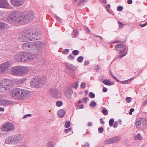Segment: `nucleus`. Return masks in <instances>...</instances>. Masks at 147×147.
I'll use <instances>...</instances> for the list:
<instances>
[{
  "label": "nucleus",
  "mask_w": 147,
  "mask_h": 147,
  "mask_svg": "<svg viewBox=\"0 0 147 147\" xmlns=\"http://www.w3.org/2000/svg\"><path fill=\"white\" fill-rule=\"evenodd\" d=\"M86 86V84L84 82H82L80 85L81 88H82L84 89L85 88Z\"/></svg>",
  "instance_id": "nucleus-42"
},
{
  "label": "nucleus",
  "mask_w": 147,
  "mask_h": 147,
  "mask_svg": "<svg viewBox=\"0 0 147 147\" xmlns=\"http://www.w3.org/2000/svg\"><path fill=\"white\" fill-rule=\"evenodd\" d=\"M102 83L105 85L109 86L112 85L114 84V82H111L109 80L105 79L103 80Z\"/></svg>",
  "instance_id": "nucleus-20"
},
{
  "label": "nucleus",
  "mask_w": 147,
  "mask_h": 147,
  "mask_svg": "<svg viewBox=\"0 0 147 147\" xmlns=\"http://www.w3.org/2000/svg\"><path fill=\"white\" fill-rule=\"evenodd\" d=\"M73 35L72 37L73 38H76L77 37L78 34V31L76 30H74L72 32Z\"/></svg>",
  "instance_id": "nucleus-28"
},
{
  "label": "nucleus",
  "mask_w": 147,
  "mask_h": 147,
  "mask_svg": "<svg viewBox=\"0 0 147 147\" xmlns=\"http://www.w3.org/2000/svg\"><path fill=\"white\" fill-rule=\"evenodd\" d=\"M88 98L87 97H84L82 99V101L83 102H84L85 103H86L88 100Z\"/></svg>",
  "instance_id": "nucleus-56"
},
{
  "label": "nucleus",
  "mask_w": 147,
  "mask_h": 147,
  "mask_svg": "<svg viewBox=\"0 0 147 147\" xmlns=\"http://www.w3.org/2000/svg\"><path fill=\"white\" fill-rule=\"evenodd\" d=\"M63 104V102L62 101H59L57 102L56 105L57 107H61Z\"/></svg>",
  "instance_id": "nucleus-39"
},
{
  "label": "nucleus",
  "mask_w": 147,
  "mask_h": 147,
  "mask_svg": "<svg viewBox=\"0 0 147 147\" xmlns=\"http://www.w3.org/2000/svg\"><path fill=\"white\" fill-rule=\"evenodd\" d=\"M48 147H54L52 142H50L48 144Z\"/></svg>",
  "instance_id": "nucleus-50"
},
{
  "label": "nucleus",
  "mask_w": 147,
  "mask_h": 147,
  "mask_svg": "<svg viewBox=\"0 0 147 147\" xmlns=\"http://www.w3.org/2000/svg\"><path fill=\"white\" fill-rule=\"evenodd\" d=\"M38 36L36 30L32 28L19 33L18 35V39L23 42H27L37 40Z\"/></svg>",
  "instance_id": "nucleus-1"
},
{
  "label": "nucleus",
  "mask_w": 147,
  "mask_h": 147,
  "mask_svg": "<svg viewBox=\"0 0 147 147\" xmlns=\"http://www.w3.org/2000/svg\"><path fill=\"white\" fill-rule=\"evenodd\" d=\"M11 3L16 6H20L23 4L24 0H11Z\"/></svg>",
  "instance_id": "nucleus-14"
},
{
  "label": "nucleus",
  "mask_w": 147,
  "mask_h": 147,
  "mask_svg": "<svg viewBox=\"0 0 147 147\" xmlns=\"http://www.w3.org/2000/svg\"><path fill=\"white\" fill-rule=\"evenodd\" d=\"M4 91L5 90H9L11 82L8 80L6 79V80H4Z\"/></svg>",
  "instance_id": "nucleus-18"
},
{
  "label": "nucleus",
  "mask_w": 147,
  "mask_h": 147,
  "mask_svg": "<svg viewBox=\"0 0 147 147\" xmlns=\"http://www.w3.org/2000/svg\"><path fill=\"white\" fill-rule=\"evenodd\" d=\"M32 116V115L30 114H28L25 115H24L23 117V119H25L27 118V117H31Z\"/></svg>",
  "instance_id": "nucleus-51"
},
{
  "label": "nucleus",
  "mask_w": 147,
  "mask_h": 147,
  "mask_svg": "<svg viewBox=\"0 0 147 147\" xmlns=\"http://www.w3.org/2000/svg\"><path fill=\"white\" fill-rule=\"evenodd\" d=\"M69 49H64L62 53L63 54H65L66 53H68L69 51Z\"/></svg>",
  "instance_id": "nucleus-52"
},
{
  "label": "nucleus",
  "mask_w": 147,
  "mask_h": 147,
  "mask_svg": "<svg viewBox=\"0 0 147 147\" xmlns=\"http://www.w3.org/2000/svg\"><path fill=\"white\" fill-rule=\"evenodd\" d=\"M125 100L127 102L129 103L131 101V98L130 97H127L126 98Z\"/></svg>",
  "instance_id": "nucleus-41"
},
{
  "label": "nucleus",
  "mask_w": 147,
  "mask_h": 147,
  "mask_svg": "<svg viewBox=\"0 0 147 147\" xmlns=\"http://www.w3.org/2000/svg\"><path fill=\"white\" fill-rule=\"evenodd\" d=\"M73 91L70 89H67L65 90V95L68 98H69L72 95Z\"/></svg>",
  "instance_id": "nucleus-16"
},
{
  "label": "nucleus",
  "mask_w": 147,
  "mask_h": 147,
  "mask_svg": "<svg viewBox=\"0 0 147 147\" xmlns=\"http://www.w3.org/2000/svg\"><path fill=\"white\" fill-rule=\"evenodd\" d=\"M7 20L9 22L15 21L18 22L22 23V12L18 11L11 12L9 13L7 17Z\"/></svg>",
  "instance_id": "nucleus-4"
},
{
  "label": "nucleus",
  "mask_w": 147,
  "mask_h": 147,
  "mask_svg": "<svg viewBox=\"0 0 147 147\" xmlns=\"http://www.w3.org/2000/svg\"><path fill=\"white\" fill-rule=\"evenodd\" d=\"M22 23H27L32 20L34 17V13L30 11H25L22 12Z\"/></svg>",
  "instance_id": "nucleus-7"
},
{
  "label": "nucleus",
  "mask_w": 147,
  "mask_h": 147,
  "mask_svg": "<svg viewBox=\"0 0 147 147\" xmlns=\"http://www.w3.org/2000/svg\"><path fill=\"white\" fill-rule=\"evenodd\" d=\"M85 0H80L79 2V3L78 4V6H80L82 4L83 2H84Z\"/></svg>",
  "instance_id": "nucleus-49"
},
{
  "label": "nucleus",
  "mask_w": 147,
  "mask_h": 147,
  "mask_svg": "<svg viewBox=\"0 0 147 147\" xmlns=\"http://www.w3.org/2000/svg\"><path fill=\"white\" fill-rule=\"evenodd\" d=\"M65 65L66 67L67 68H69L70 67H71V66H72V65L70 64L67 63H65Z\"/></svg>",
  "instance_id": "nucleus-53"
},
{
  "label": "nucleus",
  "mask_w": 147,
  "mask_h": 147,
  "mask_svg": "<svg viewBox=\"0 0 147 147\" xmlns=\"http://www.w3.org/2000/svg\"><path fill=\"white\" fill-rule=\"evenodd\" d=\"M70 126V122L69 121H66L65 124V126L66 128H68Z\"/></svg>",
  "instance_id": "nucleus-36"
},
{
  "label": "nucleus",
  "mask_w": 147,
  "mask_h": 147,
  "mask_svg": "<svg viewBox=\"0 0 147 147\" xmlns=\"http://www.w3.org/2000/svg\"><path fill=\"white\" fill-rule=\"evenodd\" d=\"M12 63L9 61H7L0 65V72L1 73H5L8 70Z\"/></svg>",
  "instance_id": "nucleus-11"
},
{
  "label": "nucleus",
  "mask_w": 147,
  "mask_h": 147,
  "mask_svg": "<svg viewBox=\"0 0 147 147\" xmlns=\"http://www.w3.org/2000/svg\"><path fill=\"white\" fill-rule=\"evenodd\" d=\"M147 104V99L144 101V102H143V106H144Z\"/></svg>",
  "instance_id": "nucleus-64"
},
{
  "label": "nucleus",
  "mask_w": 147,
  "mask_h": 147,
  "mask_svg": "<svg viewBox=\"0 0 147 147\" xmlns=\"http://www.w3.org/2000/svg\"><path fill=\"white\" fill-rule=\"evenodd\" d=\"M14 128L13 125L11 123L7 122L4 123L1 127V130L2 131L9 132L12 130Z\"/></svg>",
  "instance_id": "nucleus-10"
},
{
  "label": "nucleus",
  "mask_w": 147,
  "mask_h": 147,
  "mask_svg": "<svg viewBox=\"0 0 147 147\" xmlns=\"http://www.w3.org/2000/svg\"><path fill=\"white\" fill-rule=\"evenodd\" d=\"M78 82H76L75 84V85L74 86V88L75 89H76L78 88Z\"/></svg>",
  "instance_id": "nucleus-45"
},
{
  "label": "nucleus",
  "mask_w": 147,
  "mask_h": 147,
  "mask_svg": "<svg viewBox=\"0 0 147 147\" xmlns=\"http://www.w3.org/2000/svg\"><path fill=\"white\" fill-rule=\"evenodd\" d=\"M113 143H116L118 142L119 138L117 137H115L111 138Z\"/></svg>",
  "instance_id": "nucleus-26"
},
{
  "label": "nucleus",
  "mask_w": 147,
  "mask_h": 147,
  "mask_svg": "<svg viewBox=\"0 0 147 147\" xmlns=\"http://www.w3.org/2000/svg\"><path fill=\"white\" fill-rule=\"evenodd\" d=\"M142 138L140 133L138 134L134 137V139L135 140H137L138 139L141 140Z\"/></svg>",
  "instance_id": "nucleus-29"
},
{
  "label": "nucleus",
  "mask_w": 147,
  "mask_h": 147,
  "mask_svg": "<svg viewBox=\"0 0 147 147\" xmlns=\"http://www.w3.org/2000/svg\"><path fill=\"white\" fill-rule=\"evenodd\" d=\"M10 70L11 74H18L20 72L27 73L29 69L28 67L24 66H16L11 68Z\"/></svg>",
  "instance_id": "nucleus-8"
},
{
  "label": "nucleus",
  "mask_w": 147,
  "mask_h": 147,
  "mask_svg": "<svg viewBox=\"0 0 147 147\" xmlns=\"http://www.w3.org/2000/svg\"><path fill=\"white\" fill-rule=\"evenodd\" d=\"M89 147V144L88 142L86 143L84 145V147Z\"/></svg>",
  "instance_id": "nucleus-62"
},
{
  "label": "nucleus",
  "mask_w": 147,
  "mask_h": 147,
  "mask_svg": "<svg viewBox=\"0 0 147 147\" xmlns=\"http://www.w3.org/2000/svg\"><path fill=\"white\" fill-rule=\"evenodd\" d=\"M72 129L71 128H69L68 129H66L65 130V132L66 133H67L69 132H70L71 131Z\"/></svg>",
  "instance_id": "nucleus-46"
},
{
  "label": "nucleus",
  "mask_w": 147,
  "mask_h": 147,
  "mask_svg": "<svg viewBox=\"0 0 147 147\" xmlns=\"http://www.w3.org/2000/svg\"><path fill=\"white\" fill-rule=\"evenodd\" d=\"M118 24L119 26V28H122L123 27V24L122 22H118Z\"/></svg>",
  "instance_id": "nucleus-48"
},
{
  "label": "nucleus",
  "mask_w": 147,
  "mask_h": 147,
  "mask_svg": "<svg viewBox=\"0 0 147 147\" xmlns=\"http://www.w3.org/2000/svg\"><path fill=\"white\" fill-rule=\"evenodd\" d=\"M61 96L60 92L58 90H56L55 92V93L53 96L57 98H60Z\"/></svg>",
  "instance_id": "nucleus-22"
},
{
  "label": "nucleus",
  "mask_w": 147,
  "mask_h": 147,
  "mask_svg": "<svg viewBox=\"0 0 147 147\" xmlns=\"http://www.w3.org/2000/svg\"><path fill=\"white\" fill-rule=\"evenodd\" d=\"M105 143L106 144H112L113 142L111 138H110L109 139L106 140L105 142Z\"/></svg>",
  "instance_id": "nucleus-32"
},
{
  "label": "nucleus",
  "mask_w": 147,
  "mask_h": 147,
  "mask_svg": "<svg viewBox=\"0 0 147 147\" xmlns=\"http://www.w3.org/2000/svg\"><path fill=\"white\" fill-rule=\"evenodd\" d=\"M65 114V111L62 109L59 110L58 112V115L61 117H63Z\"/></svg>",
  "instance_id": "nucleus-23"
},
{
  "label": "nucleus",
  "mask_w": 147,
  "mask_h": 147,
  "mask_svg": "<svg viewBox=\"0 0 147 147\" xmlns=\"http://www.w3.org/2000/svg\"><path fill=\"white\" fill-rule=\"evenodd\" d=\"M45 78H40L37 76L32 79L30 82L31 86L33 88H39L42 85H44L45 83Z\"/></svg>",
  "instance_id": "nucleus-6"
},
{
  "label": "nucleus",
  "mask_w": 147,
  "mask_h": 147,
  "mask_svg": "<svg viewBox=\"0 0 147 147\" xmlns=\"http://www.w3.org/2000/svg\"><path fill=\"white\" fill-rule=\"evenodd\" d=\"M127 3L129 4H131L132 3V0H127Z\"/></svg>",
  "instance_id": "nucleus-63"
},
{
  "label": "nucleus",
  "mask_w": 147,
  "mask_h": 147,
  "mask_svg": "<svg viewBox=\"0 0 147 147\" xmlns=\"http://www.w3.org/2000/svg\"><path fill=\"white\" fill-rule=\"evenodd\" d=\"M90 63V61H85L84 62V65L85 66L88 65Z\"/></svg>",
  "instance_id": "nucleus-58"
},
{
  "label": "nucleus",
  "mask_w": 147,
  "mask_h": 147,
  "mask_svg": "<svg viewBox=\"0 0 147 147\" xmlns=\"http://www.w3.org/2000/svg\"><path fill=\"white\" fill-rule=\"evenodd\" d=\"M45 44L42 42L38 41L36 42H28L24 43L22 45V48L24 50H32L43 47Z\"/></svg>",
  "instance_id": "nucleus-2"
},
{
  "label": "nucleus",
  "mask_w": 147,
  "mask_h": 147,
  "mask_svg": "<svg viewBox=\"0 0 147 147\" xmlns=\"http://www.w3.org/2000/svg\"><path fill=\"white\" fill-rule=\"evenodd\" d=\"M123 53L121 55H120L119 57H118V58H122V57H123L124 56H125V55H126L127 54V52H125V51L124 52H123Z\"/></svg>",
  "instance_id": "nucleus-40"
},
{
  "label": "nucleus",
  "mask_w": 147,
  "mask_h": 147,
  "mask_svg": "<svg viewBox=\"0 0 147 147\" xmlns=\"http://www.w3.org/2000/svg\"><path fill=\"white\" fill-rule=\"evenodd\" d=\"M118 123L117 121H115L113 127L114 128L116 127L118 125Z\"/></svg>",
  "instance_id": "nucleus-55"
},
{
  "label": "nucleus",
  "mask_w": 147,
  "mask_h": 147,
  "mask_svg": "<svg viewBox=\"0 0 147 147\" xmlns=\"http://www.w3.org/2000/svg\"><path fill=\"white\" fill-rule=\"evenodd\" d=\"M123 7L122 6H119L117 8V10L119 11H121L123 9Z\"/></svg>",
  "instance_id": "nucleus-54"
},
{
  "label": "nucleus",
  "mask_w": 147,
  "mask_h": 147,
  "mask_svg": "<svg viewBox=\"0 0 147 147\" xmlns=\"http://www.w3.org/2000/svg\"><path fill=\"white\" fill-rule=\"evenodd\" d=\"M115 47L117 51H120L119 53L124 52L126 50V46L123 44L116 45Z\"/></svg>",
  "instance_id": "nucleus-12"
},
{
  "label": "nucleus",
  "mask_w": 147,
  "mask_h": 147,
  "mask_svg": "<svg viewBox=\"0 0 147 147\" xmlns=\"http://www.w3.org/2000/svg\"><path fill=\"white\" fill-rule=\"evenodd\" d=\"M74 57L73 56L72 54H70L68 56V59L70 60H73L74 59Z\"/></svg>",
  "instance_id": "nucleus-47"
},
{
  "label": "nucleus",
  "mask_w": 147,
  "mask_h": 147,
  "mask_svg": "<svg viewBox=\"0 0 147 147\" xmlns=\"http://www.w3.org/2000/svg\"><path fill=\"white\" fill-rule=\"evenodd\" d=\"M112 76L114 78V79L117 81L118 82H119L120 81L119 80H118L117 78L114 76L113 74H111Z\"/></svg>",
  "instance_id": "nucleus-61"
},
{
  "label": "nucleus",
  "mask_w": 147,
  "mask_h": 147,
  "mask_svg": "<svg viewBox=\"0 0 147 147\" xmlns=\"http://www.w3.org/2000/svg\"><path fill=\"white\" fill-rule=\"evenodd\" d=\"M101 111L104 115H107L108 114V111L105 108H103Z\"/></svg>",
  "instance_id": "nucleus-31"
},
{
  "label": "nucleus",
  "mask_w": 147,
  "mask_h": 147,
  "mask_svg": "<svg viewBox=\"0 0 147 147\" xmlns=\"http://www.w3.org/2000/svg\"><path fill=\"white\" fill-rule=\"evenodd\" d=\"M133 78H130V79L124 81H120V82H119L122 84H127L128 82H129L131 81L132 80Z\"/></svg>",
  "instance_id": "nucleus-25"
},
{
  "label": "nucleus",
  "mask_w": 147,
  "mask_h": 147,
  "mask_svg": "<svg viewBox=\"0 0 147 147\" xmlns=\"http://www.w3.org/2000/svg\"><path fill=\"white\" fill-rule=\"evenodd\" d=\"M25 58H26V61H27L28 60H31L34 57V55L29 52H25Z\"/></svg>",
  "instance_id": "nucleus-15"
},
{
  "label": "nucleus",
  "mask_w": 147,
  "mask_h": 147,
  "mask_svg": "<svg viewBox=\"0 0 147 147\" xmlns=\"http://www.w3.org/2000/svg\"><path fill=\"white\" fill-rule=\"evenodd\" d=\"M112 76L114 78V79L117 81L118 82H119L120 81L119 80H118L117 78L114 76L113 74H111Z\"/></svg>",
  "instance_id": "nucleus-60"
},
{
  "label": "nucleus",
  "mask_w": 147,
  "mask_h": 147,
  "mask_svg": "<svg viewBox=\"0 0 147 147\" xmlns=\"http://www.w3.org/2000/svg\"><path fill=\"white\" fill-rule=\"evenodd\" d=\"M25 80L21 79L20 80H15L13 81V82L16 84H20L24 82Z\"/></svg>",
  "instance_id": "nucleus-21"
},
{
  "label": "nucleus",
  "mask_w": 147,
  "mask_h": 147,
  "mask_svg": "<svg viewBox=\"0 0 147 147\" xmlns=\"http://www.w3.org/2000/svg\"><path fill=\"white\" fill-rule=\"evenodd\" d=\"M83 57L82 56H80L78 57L77 59L78 62L81 63L83 61Z\"/></svg>",
  "instance_id": "nucleus-37"
},
{
  "label": "nucleus",
  "mask_w": 147,
  "mask_h": 147,
  "mask_svg": "<svg viewBox=\"0 0 147 147\" xmlns=\"http://www.w3.org/2000/svg\"><path fill=\"white\" fill-rule=\"evenodd\" d=\"M96 102L94 101H92L90 104V107H94L96 106Z\"/></svg>",
  "instance_id": "nucleus-34"
},
{
  "label": "nucleus",
  "mask_w": 147,
  "mask_h": 147,
  "mask_svg": "<svg viewBox=\"0 0 147 147\" xmlns=\"http://www.w3.org/2000/svg\"><path fill=\"white\" fill-rule=\"evenodd\" d=\"M114 122V120L113 119H110L109 121V125L110 126H113V123Z\"/></svg>",
  "instance_id": "nucleus-38"
},
{
  "label": "nucleus",
  "mask_w": 147,
  "mask_h": 147,
  "mask_svg": "<svg viewBox=\"0 0 147 147\" xmlns=\"http://www.w3.org/2000/svg\"><path fill=\"white\" fill-rule=\"evenodd\" d=\"M23 138L22 134H15L6 138L5 142L7 144H16L20 142Z\"/></svg>",
  "instance_id": "nucleus-5"
},
{
  "label": "nucleus",
  "mask_w": 147,
  "mask_h": 147,
  "mask_svg": "<svg viewBox=\"0 0 147 147\" xmlns=\"http://www.w3.org/2000/svg\"><path fill=\"white\" fill-rule=\"evenodd\" d=\"M100 68V67L99 65H97L95 66V69L96 71H98Z\"/></svg>",
  "instance_id": "nucleus-57"
},
{
  "label": "nucleus",
  "mask_w": 147,
  "mask_h": 147,
  "mask_svg": "<svg viewBox=\"0 0 147 147\" xmlns=\"http://www.w3.org/2000/svg\"><path fill=\"white\" fill-rule=\"evenodd\" d=\"M72 54L74 55H77L79 53V51L77 50H75L72 52Z\"/></svg>",
  "instance_id": "nucleus-35"
},
{
  "label": "nucleus",
  "mask_w": 147,
  "mask_h": 147,
  "mask_svg": "<svg viewBox=\"0 0 147 147\" xmlns=\"http://www.w3.org/2000/svg\"><path fill=\"white\" fill-rule=\"evenodd\" d=\"M25 52L21 51L18 53L14 56L15 60L18 62H24L26 61V58H25Z\"/></svg>",
  "instance_id": "nucleus-9"
},
{
  "label": "nucleus",
  "mask_w": 147,
  "mask_h": 147,
  "mask_svg": "<svg viewBox=\"0 0 147 147\" xmlns=\"http://www.w3.org/2000/svg\"><path fill=\"white\" fill-rule=\"evenodd\" d=\"M0 8H9V4L7 0H0Z\"/></svg>",
  "instance_id": "nucleus-13"
},
{
  "label": "nucleus",
  "mask_w": 147,
  "mask_h": 147,
  "mask_svg": "<svg viewBox=\"0 0 147 147\" xmlns=\"http://www.w3.org/2000/svg\"><path fill=\"white\" fill-rule=\"evenodd\" d=\"M141 122L140 120L137 121L136 122L135 124L136 128H140L141 127Z\"/></svg>",
  "instance_id": "nucleus-27"
},
{
  "label": "nucleus",
  "mask_w": 147,
  "mask_h": 147,
  "mask_svg": "<svg viewBox=\"0 0 147 147\" xmlns=\"http://www.w3.org/2000/svg\"><path fill=\"white\" fill-rule=\"evenodd\" d=\"M134 111V109H133V108L131 109L130 110V111H129V114L130 115H131L132 114V112H133Z\"/></svg>",
  "instance_id": "nucleus-59"
},
{
  "label": "nucleus",
  "mask_w": 147,
  "mask_h": 147,
  "mask_svg": "<svg viewBox=\"0 0 147 147\" xmlns=\"http://www.w3.org/2000/svg\"><path fill=\"white\" fill-rule=\"evenodd\" d=\"M98 130L99 133H102L103 131V128L102 127H100L98 128Z\"/></svg>",
  "instance_id": "nucleus-44"
},
{
  "label": "nucleus",
  "mask_w": 147,
  "mask_h": 147,
  "mask_svg": "<svg viewBox=\"0 0 147 147\" xmlns=\"http://www.w3.org/2000/svg\"><path fill=\"white\" fill-rule=\"evenodd\" d=\"M56 89H54L53 88H51L49 91L50 94L53 96V95L55 93V92Z\"/></svg>",
  "instance_id": "nucleus-30"
},
{
  "label": "nucleus",
  "mask_w": 147,
  "mask_h": 147,
  "mask_svg": "<svg viewBox=\"0 0 147 147\" xmlns=\"http://www.w3.org/2000/svg\"><path fill=\"white\" fill-rule=\"evenodd\" d=\"M4 80H6V79L0 80V91L1 92L4 91Z\"/></svg>",
  "instance_id": "nucleus-17"
},
{
  "label": "nucleus",
  "mask_w": 147,
  "mask_h": 147,
  "mask_svg": "<svg viewBox=\"0 0 147 147\" xmlns=\"http://www.w3.org/2000/svg\"><path fill=\"white\" fill-rule=\"evenodd\" d=\"M7 26V25L4 23L0 22V28L3 29Z\"/></svg>",
  "instance_id": "nucleus-33"
},
{
  "label": "nucleus",
  "mask_w": 147,
  "mask_h": 147,
  "mask_svg": "<svg viewBox=\"0 0 147 147\" xmlns=\"http://www.w3.org/2000/svg\"><path fill=\"white\" fill-rule=\"evenodd\" d=\"M89 96L91 98H94L95 96V94L92 92H90L89 93Z\"/></svg>",
  "instance_id": "nucleus-43"
},
{
  "label": "nucleus",
  "mask_w": 147,
  "mask_h": 147,
  "mask_svg": "<svg viewBox=\"0 0 147 147\" xmlns=\"http://www.w3.org/2000/svg\"><path fill=\"white\" fill-rule=\"evenodd\" d=\"M11 102L8 100H5L2 99L0 100V105H8L11 104Z\"/></svg>",
  "instance_id": "nucleus-19"
},
{
  "label": "nucleus",
  "mask_w": 147,
  "mask_h": 147,
  "mask_svg": "<svg viewBox=\"0 0 147 147\" xmlns=\"http://www.w3.org/2000/svg\"><path fill=\"white\" fill-rule=\"evenodd\" d=\"M140 120V121L141 123L143 125H144L147 122V120L145 118H142Z\"/></svg>",
  "instance_id": "nucleus-24"
},
{
  "label": "nucleus",
  "mask_w": 147,
  "mask_h": 147,
  "mask_svg": "<svg viewBox=\"0 0 147 147\" xmlns=\"http://www.w3.org/2000/svg\"><path fill=\"white\" fill-rule=\"evenodd\" d=\"M11 93L13 98L19 99H23L26 97L28 93V92L22 89L16 88L11 90Z\"/></svg>",
  "instance_id": "nucleus-3"
}]
</instances>
